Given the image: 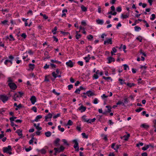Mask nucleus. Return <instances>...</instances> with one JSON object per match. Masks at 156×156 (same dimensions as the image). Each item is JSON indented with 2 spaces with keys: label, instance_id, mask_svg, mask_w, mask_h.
I'll return each instance as SVG.
<instances>
[{
  "label": "nucleus",
  "instance_id": "obj_1",
  "mask_svg": "<svg viewBox=\"0 0 156 156\" xmlns=\"http://www.w3.org/2000/svg\"><path fill=\"white\" fill-rule=\"evenodd\" d=\"M9 59H6L5 62L4 64L5 65L8 66H10L12 64V60L14 58V57L12 55H10L9 57Z\"/></svg>",
  "mask_w": 156,
  "mask_h": 156
},
{
  "label": "nucleus",
  "instance_id": "obj_2",
  "mask_svg": "<svg viewBox=\"0 0 156 156\" xmlns=\"http://www.w3.org/2000/svg\"><path fill=\"white\" fill-rule=\"evenodd\" d=\"M12 150L11 146L10 145H9L7 147H3V152L8 153L9 154H12V153L11 152Z\"/></svg>",
  "mask_w": 156,
  "mask_h": 156
},
{
  "label": "nucleus",
  "instance_id": "obj_3",
  "mask_svg": "<svg viewBox=\"0 0 156 156\" xmlns=\"http://www.w3.org/2000/svg\"><path fill=\"white\" fill-rule=\"evenodd\" d=\"M0 99L3 103H5L8 100V97L5 95H0Z\"/></svg>",
  "mask_w": 156,
  "mask_h": 156
},
{
  "label": "nucleus",
  "instance_id": "obj_4",
  "mask_svg": "<svg viewBox=\"0 0 156 156\" xmlns=\"http://www.w3.org/2000/svg\"><path fill=\"white\" fill-rule=\"evenodd\" d=\"M8 85L10 88L13 90H16L17 87L16 84L14 83H9Z\"/></svg>",
  "mask_w": 156,
  "mask_h": 156
},
{
  "label": "nucleus",
  "instance_id": "obj_5",
  "mask_svg": "<svg viewBox=\"0 0 156 156\" xmlns=\"http://www.w3.org/2000/svg\"><path fill=\"white\" fill-rule=\"evenodd\" d=\"M65 149V147L62 146H61L59 148H54V150L56 151V152L58 153L63 151Z\"/></svg>",
  "mask_w": 156,
  "mask_h": 156
},
{
  "label": "nucleus",
  "instance_id": "obj_6",
  "mask_svg": "<svg viewBox=\"0 0 156 156\" xmlns=\"http://www.w3.org/2000/svg\"><path fill=\"white\" fill-rule=\"evenodd\" d=\"M83 94H87L88 97H90L95 95V94L91 90H88L86 93H83Z\"/></svg>",
  "mask_w": 156,
  "mask_h": 156
},
{
  "label": "nucleus",
  "instance_id": "obj_7",
  "mask_svg": "<svg viewBox=\"0 0 156 156\" xmlns=\"http://www.w3.org/2000/svg\"><path fill=\"white\" fill-rule=\"evenodd\" d=\"M112 38H106V40L104 41V44H112Z\"/></svg>",
  "mask_w": 156,
  "mask_h": 156
},
{
  "label": "nucleus",
  "instance_id": "obj_8",
  "mask_svg": "<svg viewBox=\"0 0 156 156\" xmlns=\"http://www.w3.org/2000/svg\"><path fill=\"white\" fill-rule=\"evenodd\" d=\"M73 142L74 143V145L73 146L74 148H75V149H77L76 151H79L78 143L77 140H74L73 141Z\"/></svg>",
  "mask_w": 156,
  "mask_h": 156
},
{
  "label": "nucleus",
  "instance_id": "obj_9",
  "mask_svg": "<svg viewBox=\"0 0 156 156\" xmlns=\"http://www.w3.org/2000/svg\"><path fill=\"white\" fill-rule=\"evenodd\" d=\"M52 116V114L49 113L47 115L45 116V121H48L49 120H48L49 119H51Z\"/></svg>",
  "mask_w": 156,
  "mask_h": 156
},
{
  "label": "nucleus",
  "instance_id": "obj_10",
  "mask_svg": "<svg viewBox=\"0 0 156 156\" xmlns=\"http://www.w3.org/2000/svg\"><path fill=\"white\" fill-rule=\"evenodd\" d=\"M86 107H84L82 105L80 107L78 108V109L81 112H85L86 110Z\"/></svg>",
  "mask_w": 156,
  "mask_h": 156
},
{
  "label": "nucleus",
  "instance_id": "obj_11",
  "mask_svg": "<svg viewBox=\"0 0 156 156\" xmlns=\"http://www.w3.org/2000/svg\"><path fill=\"white\" fill-rule=\"evenodd\" d=\"M30 100L32 104L33 105L34 104L36 101L35 97L34 96H32L30 98Z\"/></svg>",
  "mask_w": 156,
  "mask_h": 156
},
{
  "label": "nucleus",
  "instance_id": "obj_12",
  "mask_svg": "<svg viewBox=\"0 0 156 156\" xmlns=\"http://www.w3.org/2000/svg\"><path fill=\"white\" fill-rule=\"evenodd\" d=\"M66 64L69 67H72L73 66V62L71 60H69L68 62L66 63Z\"/></svg>",
  "mask_w": 156,
  "mask_h": 156
},
{
  "label": "nucleus",
  "instance_id": "obj_13",
  "mask_svg": "<svg viewBox=\"0 0 156 156\" xmlns=\"http://www.w3.org/2000/svg\"><path fill=\"white\" fill-rule=\"evenodd\" d=\"M60 141V139L58 138H57L54 141V144H55V146H58L59 145V143Z\"/></svg>",
  "mask_w": 156,
  "mask_h": 156
},
{
  "label": "nucleus",
  "instance_id": "obj_14",
  "mask_svg": "<svg viewBox=\"0 0 156 156\" xmlns=\"http://www.w3.org/2000/svg\"><path fill=\"white\" fill-rule=\"evenodd\" d=\"M129 14L127 13L125 15H124L123 14H122L121 16V17L123 19H126L129 17Z\"/></svg>",
  "mask_w": 156,
  "mask_h": 156
},
{
  "label": "nucleus",
  "instance_id": "obj_15",
  "mask_svg": "<svg viewBox=\"0 0 156 156\" xmlns=\"http://www.w3.org/2000/svg\"><path fill=\"white\" fill-rule=\"evenodd\" d=\"M48 51H46L44 53V55H45V57L44 59H48L50 58V57L48 55Z\"/></svg>",
  "mask_w": 156,
  "mask_h": 156
},
{
  "label": "nucleus",
  "instance_id": "obj_16",
  "mask_svg": "<svg viewBox=\"0 0 156 156\" xmlns=\"http://www.w3.org/2000/svg\"><path fill=\"white\" fill-rule=\"evenodd\" d=\"M86 115H83V116L82 117V118L83 119L82 121H83L84 122H86L87 123H88L89 122V121L90 120V119H87L85 118L86 117Z\"/></svg>",
  "mask_w": 156,
  "mask_h": 156
},
{
  "label": "nucleus",
  "instance_id": "obj_17",
  "mask_svg": "<svg viewBox=\"0 0 156 156\" xmlns=\"http://www.w3.org/2000/svg\"><path fill=\"white\" fill-rule=\"evenodd\" d=\"M108 63H111L112 62H114L115 61V59L112 57H109L108 58Z\"/></svg>",
  "mask_w": 156,
  "mask_h": 156
},
{
  "label": "nucleus",
  "instance_id": "obj_18",
  "mask_svg": "<svg viewBox=\"0 0 156 156\" xmlns=\"http://www.w3.org/2000/svg\"><path fill=\"white\" fill-rule=\"evenodd\" d=\"M42 118V116L41 115H37L35 119L34 120H33L32 122H38L39 120V119H41Z\"/></svg>",
  "mask_w": 156,
  "mask_h": 156
},
{
  "label": "nucleus",
  "instance_id": "obj_19",
  "mask_svg": "<svg viewBox=\"0 0 156 156\" xmlns=\"http://www.w3.org/2000/svg\"><path fill=\"white\" fill-rule=\"evenodd\" d=\"M96 22L98 24L102 25L104 23V21L103 20L98 19L97 20Z\"/></svg>",
  "mask_w": 156,
  "mask_h": 156
},
{
  "label": "nucleus",
  "instance_id": "obj_20",
  "mask_svg": "<svg viewBox=\"0 0 156 156\" xmlns=\"http://www.w3.org/2000/svg\"><path fill=\"white\" fill-rule=\"evenodd\" d=\"M19 97H20L19 95L16 93L14 94V95L12 96L13 98L15 101H16V99Z\"/></svg>",
  "mask_w": 156,
  "mask_h": 156
},
{
  "label": "nucleus",
  "instance_id": "obj_21",
  "mask_svg": "<svg viewBox=\"0 0 156 156\" xmlns=\"http://www.w3.org/2000/svg\"><path fill=\"white\" fill-rule=\"evenodd\" d=\"M35 65L34 64H29V70H33L34 68Z\"/></svg>",
  "mask_w": 156,
  "mask_h": 156
},
{
  "label": "nucleus",
  "instance_id": "obj_22",
  "mask_svg": "<svg viewBox=\"0 0 156 156\" xmlns=\"http://www.w3.org/2000/svg\"><path fill=\"white\" fill-rule=\"evenodd\" d=\"M130 136V134L127 133V135H125L123 137L124 138V140L125 141L128 140L129 137Z\"/></svg>",
  "mask_w": 156,
  "mask_h": 156
},
{
  "label": "nucleus",
  "instance_id": "obj_23",
  "mask_svg": "<svg viewBox=\"0 0 156 156\" xmlns=\"http://www.w3.org/2000/svg\"><path fill=\"white\" fill-rule=\"evenodd\" d=\"M101 136L102 137H103V139L105 141H107L108 140V139L107 138V135H105L104 134H101Z\"/></svg>",
  "mask_w": 156,
  "mask_h": 156
},
{
  "label": "nucleus",
  "instance_id": "obj_24",
  "mask_svg": "<svg viewBox=\"0 0 156 156\" xmlns=\"http://www.w3.org/2000/svg\"><path fill=\"white\" fill-rule=\"evenodd\" d=\"M16 133H17L19 136H22L23 135L22 131L20 130V129L17 130Z\"/></svg>",
  "mask_w": 156,
  "mask_h": 156
},
{
  "label": "nucleus",
  "instance_id": "obj_25",
  "mask_svg": "<svg viewBox=\"0 0 156 156\" xmlns=\"http://www.w3.org/2000/svg\"><path fill=\"white\" fill-rule=\"evenodd\" d=\"M51 133L50 131H48L45 133V135L47 137H49L51 136Z\"/></svg>",
  "mask_w": 156,
  "mask_h": 156
},
{
  "label": "nucleus",
  "instance_id": "obj_26",
  "mask_svg": "<svg viewBox=\"0 0 156 156\" xmlns=\"http://www.w3.org/2000/svg\"><path fill=\"white\" fill-rule=\"evenodd\" d=\"M57 28L56 27H55L54 29L52 30V32L53 33V34L55 35L56 34V31L57 30Z\"/></svg>",
  "mask_w": 156,
  "mask_h": 156
},
{
  "label": "nucleus",
  "instance_id": "obj_27",
  "mask_svg": "<svg viewBox=\"0 0 156 156\" xmlns=\"http://www.w3.org/2000/svg\"><path fill=\"white\" fill-rule=\"evenodd\" d=\"M106 108H108L107 112H110L111 111L112 107L111 106H106Z\"/></svg>",
  "mask_w": 156,
  "mask_h": 156
},
{
  "label": "nucleus",
  "instance_id": "obj_28",
  "mask_svg": "<svg viewBox=\"0 0 156 156\" xmlns=\"http://www.w3.org/2000/svg\"><path fill=\"white\" fill-rule=\"evenodd\" d=\"M76 38L77 39H78L80 38L81 37V35L80 34H78V32L77 31L76 32Z\"/></svg>",
  "mask_w": 156,
  "mask_h": 156
},
{
  "label": "nucleus",
  "instance_id": "obj_29",
  "mask_svg": "<svg viewBox=\"0 0 156 156\" xmlns=\"http://www.w3.org/2000/svg\"><path fill=\"white\" fill-rule=\"evenodd\" d=\"M135 30L137 31H138L141 30V28L138 26H136L134 27Z\"/></svg>",
  "mask_w": 156,
  "mask_h": 156
},
{
  "label": "nucleus",
  "instance_id": "obj_30",
  "mask_svg": "<svg viewBox=\"0 0 156 156\" xmlns=\"http://www.w3.org/2000/svg\"><path fill=\"white\" fill-rule=\"evenodd\" d=\"M92 47L91 46H88L87 47L86 51L89 52L92 49Z\"/></svg>",
  "mask_w": 156,
  "mask_h": 156
},
{
  "label": "nucleus",
  "instance_id": "obj_31",
  "mask_svg": "<svg viewBox=\"0 0 156 156\" xmlns=\"http://www.w3.org/2000/svg\"><path fill=\"white\" fill-rule=\"evenodd\" d=\"M51 62L52 63H55L58 64H60L61 63L60 62L56 60H54L53 59L51 60Z\"/></svg>",
  "mask_w": 156,
  "mask_h": 156
},
{
  "label": "nucleus",
  "instance_id": "obj_32",
  "mask_svg": "<svg viewBox=\"0 0 156 156\" xmlns=\"http://www.w3.org/2000/svg\"><path fill=\"white\" fill-rule=\"evenodd\" d=\"M116 105H122V106L124 105V103L123 102L121 101H119L117 103H116Z\"/></svg>",
  "mask_w": 156,
  "mask_h": 156
},
{
  "label": "nucleus",
  "instance_id": "obj_33",
  "mask_svg": "<svg viewBox=\"0 0 156 156\" xmlns=\"http://www.w3.org/2000/svg\"><path fill=\"white\" fill-rule=\"evenodd\" d=\"M119 80L120 82V83L121 85H122L123 84H126V83L124 82V81H123V80L122 79H119Z\"/></svg>",
  "mask_w": 156,
  "mask_h": 156
},
{
  "label": "nucleus",
  "instance_id": "obj_34",
  "mask_svg": "<svg viewBox=\"0 0 156 156\" xmlns=\"http://www.w3.org/2000/svg\"><path fill=\"white\" fill-rule=\"evenodd\" d=\"M81 8L83 11L85 12L87 10V8L86 7L84 6L83 5H82L81 6Z\"/></svg>",
  "mask_w": 156,
  "mask_h": 156
},
{
  "label": "nucleus",
  "instance_id": "obj_35",
  "mask_svg": "<svg viewBox=\"0 0 156 156\" xmlns=\"http://www.w3.org/2000/svg\"><path fill=\"white\" fill-rule=\"evenodd\" d=\"M61 126L59 125L58 126V129L62 132L64 131L65 129L63 128H61Z\"/></svg>",
  "mask_w": 156,
  "mask_h": 156
},
{
  "label": "nucleus",
  "instance_id": "obj_36",
  "mask_svg": "<svg viewBox=\"0 0 156 156\" xmlns=\"http://www.w3.org/2000/svg\"><path fill=\"white\" fill-rule=\"evenodd\" d=\"M126 84L130 87H132V86H134L135 85V84L133 83H126Z\"/></svg>",
  "mask_w": 156,
  "mask_h": 156
},
{
  "label": "nucleus",
  "instance_id": "obj_37",
  "mask_svg": "<svg viewBox=\"0 0 156 156\" xmlns=\"http://www.w3.org/2000/svg\"><path fill=\"white\" fill-rule=\"evenodd\" d=\"M40 124L38 123L37 124V125L36 126V128L38 130V131H40L42 129V128L41 127L39 126Z\"/></svg>",
  "mask_w": 156,
  "mask_h": 156
},
{
  "label": "nucleus",
  "instance_id": "obj_38",
  "mask_svg": "<svg viewBox=\"0 0 156 156\" xmlns=\"http://www.w3.org/2000/svg\"><path fill=\"white\" fill-rule=\"evenodd\" d=\"M149 147V145H147L146 146H144L142 148V150L144 151L147 150Z\"/></svg>",
  "mask_w": 156,
  "mask_h": 156
},
{
  "label": "nucleus",
  "instance_id": "obj_39",
  "mask_svg": "<svg viewBox=\"0 0 156 156\" xmlns=\"http://www.w3.org/2000/svg\"><path fill=\"white\" fill-rule=\"evenodd\" d=\"M91 58H88L87 57H85L83 58L84 59L86 60V62H89V60H90Z\"/></svg>",
  "mask_w": 156,
  "mask_h": 156
},
{
  "label": "nucleus",
  "instance_id": "obj_40",
  "mask_svg": "<svg viewBox=\"0 0 156 156\" xmlns=\"http://www.w3.org/2000/svg\"><path fill=\"white\" fill-rule=\"evenodd\" d=\"M143 109V108H139L138 109H137L135 110V111L139 112Z\"/></svg>",
  "mask_w": 156,
  "mask_h": 156
},
{
  "label": "nucleus",
  "instance_id": "obj_41",
  "mask_svg": "<svg viewBox=\"0 0 156 156\" xmlns=\"http://www.w3.org/2000/svg\"><path fill=\"white\" fill-rule=\"evenodd\" d=\"M6 110V108H2L0 110V113L1 114H3V113H4L5 112Z\"/></svg>",
  "mask_w": 156,
  "mask_h": 156
},
{
  "label": "nucleus",
  "instance_id": "obj_42",
  "mask_svg": "<svg viewBox=\"0 0 156 156\" xmlns=\"http://www.w3.org/2000/svg\"><path fill=\"white\" fill-rule=\"evenodd\" d=\"M73 122L72 121L70 120H68V122H67V125L69 126H71L73 125Z\"/></svg>",
  "mask_w": 156,
  "mask_h": 156
},
{
  "label": "nucleus",
  "instance_id": "obj_43",
  "mask_svg": "<svg viewBox=\"0 0 156 156\" xmlns=\"http://www.w3.org/2000/svg\"><path fill=\"white\" fill-rule=\"evenodd\" d=\"M9 37L10 38V39H9L10 41H14L15 40V38L13 37V36L12 34L9 35Z\"/></svg>",
  "mask_w": 156,
  "mask_h": 156
},
{
  "label": "nucleus",
  "instance_id": "obj_44",
  "mask_svg": "<svg viewBox=\"0 0 156 156\" xmlns=\"http://www.w3.org/2000/svg\"><path fill=\"white\" fill-rule=\"evenodd\" d=\"M41 152L42 154H45L46 153V151L44 149H42L40 151Z\"/></svg>",
  "mask_w": 156,
  "mask_h": 156
},
{
  "label": "nucleus",
  "instance_id": "obj_45",
  "mask_svg": "<svg viewBox=\"0 0 156 156\" xmlns=\"http://www.w3.org/2000/svg\"><path fill=\"white\" fill-rule=\"evenodd\" d=\"M62 141L63 142L64 144L66 145L67 146H68L69 145V144L67 143V141H66V140L65 139H62Z\"/></svg>",
  "mask_w": 156,
  "mask_h": 156
},
{
  "label": "nucleus",
  "instance_id": "obj_46",
  "mask_svg": "<svg viewBox=\"0 0 156 156\" xmlns=\"http://www.w3.org/2000/svg\"><path fill=\"white\" fill-rule=\"evenodd\" d=\"M141 126L145 128H147L149 127V126L146 125L145 124H144L141 125Z\"/></svg>",
  "mask_w": 156,
  "mask_h": 156
},
{
  "label": "nucleus",
  "instance_id": "obj_47",
  "mask_svg": "<svg viewBox=\"0 0 156 156\" xmlns=\"http://www.w3.org/2000/svg\"><path fill=\"white\" fill-rule=\"evenodd\" d=\"M93 103L95 104H98V99L97 98H95L93 101Z\"/></svg>",
  "mask_w": 156,
  "mask_h": 156
},
{
  "label": "nucleus",
  "instance_id": "obj_48",
  "mask_svg": "<svg viewBox=\"0 0 156 156\" xmlns=\"http://www.w3.org/2000/svg\"><path fill=\"white\" fill-rule=\"evenodd\" d=\"M103 78L106 80H112L111 78L110 77H106L104 76L103 77Z\"/></svg>",
  "mask_w": 156,
  "mask_h": 156
},
{
  "label": "nucleus",
  "instance_id": "obj_49",
  "mask_svg": "<svg viewBox=\"0 0 156 156\" xmlns=\"http://www.w3.org/2000/svg\"><path fill=\"white\" fill-rule=\"evenodd\" d=\"M116 11L118 12H120L122 11V9L121 7H118L116 8Z\"/></svg>",
  "mask_w": 156,
  "mask_h": 156
},
{
  "label": "nucleus",
  "instance_id": "obj_50",
  "mask_svg": "<svg viewBox=\"0 0 156 156\" xmlns=\"http://www.w3.org/2000/svg\"><path fill=\"white\" fill-rule=\"evenodd\" d=\"M52 76L54 77L55 78H56L57 77V74H56L55 72H54L52 73Z\"/></svg>",
  "mask_w": 156,
  "mask_h": 156
},
{
  "label": "nucleus",
  "instance_id": "obj_51",
  "mask_svg": "<svg viewBox=\"0 0 156 156\" xmlns=\"http://www.w3.org/2000/svg\"><path fill=\"white\" fill-rule=\"evenodd\" d=\"M152 17L150 18V19L151 20H153L155 18V16L154 14H153L151 15Z\"/></svg>",
  "mask_w": 156,
  "mask_h": 156
},
{
  "label": "nucleus",
  "instance_id": "obj_52",
  "mask_svg": "<svg viewBox=\"0 0 156 156\" xmlns=\"http://www.w3.org/2000/svg\"><path fill=\"white\" fill-rule=\"evenodd\" d=\"M142 79L140 78H139L138 79V84H142L143 83V81H141Z\"/></svg>",
  "mask_w": 156,
  "mask_h": 156
},
{
  "label": "nucleus",
  "instance_id": "obj_53",
  "mask_svg": "<svg viewBox=\"0 0 156 156\" xmlns=\"http://www.w3.org/2000/svg\"><path fill=\"white\" fill-rule=\"evenodd\" d=\"M60 115V113H58L55 115L53 116V118L54 119H56L58 117H59Z\"/></svg>",
  "mask_w": 156,
  "mask_h": 156
},
{
  "label": "nucleus",
  "instance_id": "obj_54",
  "mask_svg": "<svg viewBox=\"0 0 156 156\" xmlns=\"http://www.w3.org/2000/svg\"><path fill=\"white\" fill-rule=\"evenodd\" d=\"M35 138L33 137H32V139L29 141V144H32V145H33V140Z\"/></svg>",
  "mask_w": 156,
  "mask_h": 156
},
{
  "label": "nucleus",
  "instance_id": "obj_55",
  "mask_svg": "<svg viewBox=\"0 0 156 156\" xmlns=\"http://www.w3.org/2000/svg\"><path fill=\"white\" fill-rule=\"evenodd\" d=\"M93 36L92 35H90L87 37V38L89 40H91L92 39H93Z\"/></svg>",
  "mask_w": 156,
  "mask_h": 156
},
{
  "label": "nucleus",
  "instance_id": "obj_56",
  "mask_svg": "<svg viewBox=\"0 0 156 156\" xmlns=\"http://www.w3.org/2000/svg\"><path fill=\"white\" fill-rule=\"evenodd\" d=\"M50 66H51V68L52 69L55 68L56 67V65L53 63H50Z\"/></svg>",
  "mask_w": 156,
  "mask_h": 156
},
{
  "label": "nucleus",
  "instance_id": "obj_57",
  "mask_svg": "<svg viewBox=\"0 0 156 156\" xmlns=\"http://www.w3.org/2000/svg\"><path fill=\"white\" fill-rule=\"evenodd\" d=\"M96 120V119L95 118H94L93 119H90V120L89 121L88 123H91L92 122H94Z\"/></svg>",
  "mask_w": 156,
  "mask_h": 156
},
{
  "label": "nucleus",
  "instance_id": "obj_58",
  "mask_svg": "<svg viewBox=\"0 0 156 156\" xmlns=\"http://www.w3.org/2000/svg\"><path fill=\"white\" fill-rule=\"evenodd\" d=\"M82 135L83 136V137H84V138L87 139L88 137V136L86 135L85 133H82Z\"/></svg>",
  "mask_w": 156,
  "mask_h": 156
},
{
  "label": "nucleus",
  "instance_id": "obj_59",
  "mask_svg": "<svg viewBox=\"0 0 156 156\" xmlns=\"http://www.w3.org/2000/svg\"><path fill=\"white\" fill-rule=\"evenodd\" d=\"M123 66H124V69L125 70H126L127 68L129 69L128 66L126 64H124L123 65Z\"/></svg>",
  "mask_w": 156,
  "mask_h": 156
},
{
  "label": "nucleus",
  "instance_id": "obj_60",
  "mask_svg": "<svg viewBox=\"0 0 156 156\" xmlns=\"http://www.w3.org/2000/svg\"><path fill=\"white\" fill-rule=\"evenodd\" d=\"M32 110L35 112H37V108L35 106L33 107L32 108Z\"/></svg>",
  "mask_w": 156,
  "mask_h": 156
},
{
  "label": "nucleus",
  "instance_id": "obj_61",
  "mask_svg": "<svg viewBox=\"0 0 156 156\" xmlns=\"http://www.w3.org/2000/svg\"><path fill=\"white\" fill-rule=\"evenodd\" d=\"M52 92L56 95L57 96L59 95H60V93L56 92L55 91V89H53L52 91Z\"/></svg>",
  "mask_w": 156,
  "mask_h": 156
},
{
  "label": "nucleus",
  "instance_id": "obj_62",
  "mask_svg": "<svg viewBox=\"0 0 156 156\" xmlns=\"http://www.w3.org/2000/svg\"><path fill=\"white\" fill-rule=\"evenodd\" d=\"M50 65H48L47 64H46L45 65L44 67V69H46L49 68Z\"/></svg>",
  "mask_w": 156,
  "mask_h": 156
},
{
  "label": "nucleus",
  "instance_id": "obj_63",
  "mask_svg": "<svg viewBox=\"0 0 156 156\" xmlns=\"http://www.w3.org/2000/svg\"><path fill=\"white\" fill-rule=\"evenodd\" d=\"M73 87V86L72 84H70L68 86V89L69 90H71Z\"/></svg>",
  "mask_w": 156,
  "mask_h": 156
},
{
  "label": "nucleus",
  "instance_id": "obj_64",
  "mask_svg": "<svg viewBox=\"0 0 156 156\" xmlns=\"http://www.w3.org/2000/svg\"><path fill=\"white\" fill-rule=\"evenodd\" d=\"M80 90L78 88L74 92V93L76 94H80Z\"/></svg>",
  "mask_w": 156,
  "mask_h": 156
}]
</instances>
